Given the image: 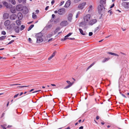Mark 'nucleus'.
Segmentation results:
<instances>
[{
  "label": "nucleus",
  "instance_id": "f257e3e1",
  "mask_svg": "<svg viewBox=\"0 0 129 129\" xmlns=\"http://www.w3.org/2000/svg\"><path fill=\"white\" fill-rule=\"evenodd\" d=\"M91 17V15L89 14H87L84 17V20L85 22H88Z\"/></svg>",
  "mask_w": 129,
  "mask_h": 129
},
{
  "label": "nucleus",
  "instance_id": "f03ea898",
  "mask_svg": "<svg viewBox=\"0 0 129 129\" xmlns=\"http://www.w3.org/2000/svg\"><path fill=\"white\" fill-rule=\"evenodd\" d=\"M40 34H39L37 35V41L38 43L42 42L43 41V39L42 37L43 36L42 35L40 36H39Z\"/></svg>",
  "mask_w": 129,
  "mask_h": 129
},
{
  "label": "nucleus",
  "instance_id": "7ed1b4c3",
  "mask_svg": "<svg viewBox=\"0 0 129 129\" xmlns=\"http://www.w3.org/2000/svg\"><path fill=\"white\" fill-rule=\"evenodd\" d=\"M65 12V9L64 8H62L59 9L58 10V13L60 15L63 14Z\"/></svg>",
  "mask_w": 129,
  "mask_h": 129
},
{
  "label": "nucleus",
  "instance_id": "20e7f679",
  "mask_svg": "<svg viewBox=\"0 0 129 129\" xmlns=\"http://www.w3.org/2000/svg\"><path fill=\"white\" fill-rule=\"evenodd\" d=\"M22 11H23V13L25 14L29 12L28 9L26 6L23 7V9Z\"/></svg>",
  "mask_w": 129,
  "mask_h": 129
},
{
  "label": "nucleus",
  "instance_id": "39448f33",
  "mask_svg": "<svg viewBox=\"0 0 129 129\" xmlns=\"http://www.w3.org/2000/svg\"><path fill=\"white\" fill-rule=\"evenodd\" d=\"M23 7L21 5H19L16 6V9L17 11H22Z\"/></svg>",
  "mask_w": 129,
  "mask_h": 129
},
{
  "label": "nucleus",
  "instance_id": "423d86ee",
  "mask_svg": "<svg viewBox=\"0 0 129 129\" xmlns=\"http://www.w3.org/2000/svg\"><path fill=\"white\" fill-rule=\"evenodd\" d=\"M122 6L126 8H129V3L127 2H123L122 3Z\"/></svg>",
  "mask_w": 129,
  "mask_h": 129
},
{
  "label": "nucleus",
  "instance_id": "0eeeda50",
  "mask_svg": "<svg viewBox=\"0 0 129 129\" xmlns=\"http://www.w3.org/2000/svg\"><path fill=\"white\" fill-rule=\"evenodd\" d=\"M68 24V23L67 21H63L60 23V25L62 26H66Z\"/></svg>",
  "mask_w": 129,
  "mask_h": 129
},
{
  "label": "nucleus",
  "instance_id": "6e6552de",
  "mask_svg": "<svg viewBox=\"0 0 129 129\" xmlns=\"http://www.w3.org/2000/svg\"><path fill=\"white\" fill-rule=\"evenodd\" d=\"M103 8H104V6L99 5L98 6V9L99 12L100 13L103 10Z\"/></svg>",
  "mask_w": 129,
  "mask_h": 129
},
{
  "label": "nucleus",
  "instance_id": "1a4fd4ad",
  "mask_svg": "<svg viewBox=\"0 0 129 129\" xmlns=\"http://www.w3.org/2000/svg\"><path fill=\"white\" fill-rule=\"evenodd\" d=\"M86 4L85 2H83L80 4L78 6V8L80 9H82L85 6Z\"/></svg>",
  "mask_w": 129,
  "mask_h": 129
},
{
  "label": "nucleus",
  "instance_id": "9d476101",
  "mask_svg": "<svg viewBox=\"0 0 129 129\" xmlns=\"http://www.w3.org/2000/svg\"><path fill=\"white\" fill-rule=\"evenodd\" d=\"M97 20L96 19H93L90 20L89 23V24L92 25L96 22Z\"/></svg>",
  "mask_w": 129,
  "mask_h": 129
},
{
  "label": "nucleus",
  "instance_id": "9b49d317",
  "mask_svg": "<svg viewBox=\"0 0 129 129\" xmlns=\"http://www.w3.org/2000/svg\"><path fill=\"white\" fill-rule=\"evenodd\" d=\"M17 16L19 20H21L23 18L22 14L20 12L18 13Z\"/></svg>",
  "mask_w": 129,
  "mask_h": 129
},
{
  "label": "nucleus",
  "instance_id": "f8f14e48",
  "mask_svg": "<svg viewBox=\"0 0 129 129\" xmlns=\"http://www.w3.org/2000/svg\"><path fill=\"white\" fill-rule=\"evenodd\" d=\"M71 3V1L70 0H68L66 3L64 7L66 8H68L70 6Z\"/></svg>",
  "mask_w": 129,
  "mask_h": 129
},
{
  "label": "nucleus",
  "instance_id": "ddd939ff",
  "mask_svg": "<svg viewBox=\"0 0 129 129\" xmlns=\"http://www.w3.org/2000/svg\"><path fill=\"white\" fill-rule=\"evenodd\" d=\"M17 17V15L15 14H13L11 15L10 17V18L12 20H14Z\"/></svg>",
  "mask_w": 129,
  "mask_h": 129
},
{
  "label": "nucleus",
  "instance_id": "4468645a",
  "mask_svg": "<svg viewBox=\"0 0 129 129\" xmlns=\"http://www.w3.org/2000/svg\"><path fill=\"white\" fill-rule=\"evenodd\" d=\"M86 22H80L79 24V26L82 27H84L86 25Z\"/></svg>",
  "mask_w": 129,
  "mask_h": 129
},
{
  "label": "nucleus",
  "instance_id": "2eb2a0df",
  "mask_svg": "<svg viewBox=\"0 0 129 129\" xmlns=\"http://www.w3.org/2000/svg\"><path fill=\"white\" fill-rule=\"evenodd\" d=\"M14 29L16 33H18L19 31L20 27L18 26H16L14 27Z\"/></svg>",
  "mask_w": 129,
  "mask_h": 129
},
{
  "label": "nucleus",
  "instance_id": "dca6fc26",
  "mask_svg": "<svg viewBox=\"0 0 129 129\" xmlns=\"http://www.w3.org/2000/svg\"><path fill=\"white\" fill-rule=\"evenodd\" d=\"M10 23V21L9 20H6L4 22V25L6 26H9Z\"/></svg>",
  "mask_w": 129,
  "mask_h": 129
},
{
  "label": "nucleus",
  "instance_id": "f3484780",
  "mask_svg": "<svg viewBox=\"0 0 129 129\" xmlns=\"http://www.w3.org/2000/svg\"><path fill=\"white\" fill-rule=\"evenodd\" d=\"M73 16V14H70L68 15V20L70 22H71V21Z\"/></svg>",
  "mask_w": 129,
  "mask_h": 129
},
{
  "label": "nucleus",
  "instance_id": "a211bd4d",
  "mask_svg": "<svg viewBox=\"0 0 129 129\" xmlns=\"http://www.w3.org/2000/svg\"><path fill=\"white\" fill-rule=\"evenodd\" d=\"M3 5L5 6L7 8H11L12 7L11 5H9L6 2H4L3 3Z\"/></svg>",
  "mask_w": 129,
  "mask_h": 129
},
{
  "label": "nucleus",
  "instance_id": "6ab92c4d",
  "mask_svg": "<svg viewBox=\"0 0 129 129\" xmlns=\"http://www.w3.org/2000/svg\"><path fill=\"white\" fill-rule=\"evenodd\" d=\"M72 34V33H69L66 36L64 37V38L63 39H62L61 40V41H64L66 40L67 39V37H68L71 36Z\"/></svg>",
  "mask_w": 129,
  "mask_h": 129
},
{
  "label": "nucleus",
  "instance_id": "aec40b11",
  "mask_svg": "<svg viewBox=\"0 0 129 129\" xmlns=\"http://www.w3.org/2000/svg\"><path fill=\"white\" fill-rule=\"evenodd\" d=\"M79 30L80 31V33L82 35H87V34L85 32H83V30L80 28L79 29Z\"/></svg>",
  "mask_w": 129,
  "mask_h": 129
},
{
  "label": "nucleus",
  "instance_id": "412c9836",
  "mask_svg": "<svg viewBox=\"0 0 129 129\" xmlns=\"http://www.w3.org/2000/svg\"><path fill=\"white\" fill-rule=\"evenodd\" d=\"M106 0H101L100 2V5L104 6V5L106 4Z\"/></svg>",
  "mask_w": 129,
  "mask_h": 129
},
{
  "label": "nucleus",
  "instance_id": "4be33fe9",
  "mask_svg": "<svg viewBox=\"0 0 129 129\" xmlns=\"http://www.w3.org/2000/svg\"><path fill=\"white\" fill-rule=\"evenodd\" d=\"M95 63V62H93L87 68L86 71H87L90 68L92 67Z\"/></svg>",
  "mask_w": 129,
  "mask_h": 129
},
{
  "label": "nucleus",
  "instance_id": "5701e85b",
  "mask_svg": "<svg viewBox=\"0 0 129 129\" xmlns=\"http://www.w3.org/2000/svg\"><path fill=\"white\" fill-rule=\"evenodd\" d=\"M60 29V28L59 27H57L54 31V34H55Z\"/></svg>",
  "mask_w": 129,
  "mask_h": 129
},
{
  "label": "nucleus",
  "instance_id": "b1692460",
  "mask_svg": "<svg viewBox=\"0 0 129 129\" xmlns=\"http://www.w3.org/2000/svg\"><path fill=\"white\" fill-rule=\"evenodd\" d=\"M100 29V26H98L97 27L95 28L94 29V33H96V31H99Z\"/></svg>",
  "mask_w": 129,
  "mask_h": 129
},
{
  "label": "nucleus",
  "instance_id": "393cba45",
  "mask_svg": "<svg viewBox=\"0 0 129 129\" xmlns=\"http://www.w3.org/2000/svg\"><path fill=\"white\" fill-rule=\"evenodd\" d=\"M16 22L18 25H20L21 24V21L19 20H17L16 21Z\"/></svg>",
  "mask_w": 129,
  "mask_h": 129
},
{
  "label": "nucleus",
  "instance_id": "a878e982",
  "mask_svg": "<svg viewBox=\"0 0 129 129\" xmlns=\"http://www.w3.org/2000/svg\"><path fill=\"white\" fill-rule=\"evenodd\" d=\"M34 24H32V25H31L28 28V31H29V30H30L33 27H34Z\"/></svg>",
  "mask_w": 129,
  "mask_h": 129
},
{
  "label": "nucleus",
  "instance_id": "bb28decb",
  "mask_svg": "<svg viewBox=\"0 0 129 129\" xmlns=\"http://www.w3.org/2000/svg\"><path fill=\"white\" fill-rule=\"evenodd\" d=\"M6 36H3L0 37V40H2L5 39L6 37Z\"/></svg>",
  "mask_w": 129,
  "mask_h": 129
},
{
  "label": "nucleus",
  "instance_id": "cd10ccee",
  "mask_svg": "<svg viewBox=\"0 0 129 129\" xmlns=\"http://www.w3.org/2000/svg\"><path fill=\"white\" fill-rule=\"evenodd\" d=\"M109 59L110 58H105L104 59L102 62H105L108 61V60H109Z\"/></svg>",
  "mask_w": 129,
  "mask_h": 129
},
{
  "label": "nucleus",
  "instance_id": "c85d7f7f",
  "mask_svg": "<svg viewBox=\"0 0 129 129\" xmlns=\"http://www.w3.org/2000/svg\"><path fill=\"white\" fill-rule=\"evenodd\" d=\"M25 27V26L24 25H21L20 29L21 30H23Z\"/></svg>",
  "mask_w": 129,
  "mask_h": 129
},
{
  "label": "nucleus",
  "instance_id": "c756f323",
  "mask_svg": "<svg viewBox=\"0 0 129 129\" xmlns=\"http://www.w3.org/2000/svg\"><path fill=\"white\" fill-rule=\"evenodd\" d=\"M11 3L14 5H15L16 4L15 1L14 0H12L11 2Z\"/></svg>",
  "mask_w": 129,
  "mask_h": 129
},
{
  "label": "nucleus",
  "instance_id": "7c9ffc66",
  "mask_svg": "<svg viewBox=\"0 0 129 129\" xmlns=\"http://www.w3.org/2000/svg\"><path fill=\"white\" fill-rule=\"evenodd\" d=\"M92 5H90L89 6V7L88 8V12H89L90 10H92Z\"/></svg>",
  "mask_w": 129,
  "mask_h": 129
},
{
  "label": "nucleus",
  "instance_id": "2f4dec72",
  "mask_svg": "<svg viewBox=\"0 0 129 129\" xmlns=\"http://www.w3.org/2000/svg\"><path fill=\"white\" fill-rule=\"evenodd\" d=\"M66 82L69 84L68 85L72 86V84L71 83V82L69 81H67Z\"/></svg>",
  "mask_w": 129,
  "mask_h": 129
},
{
  "label": "nucleus",
  "instance_id": "473e14b6",
  "mask_svg": "<svg viewBox=\"0 0 129 129\" xmlns=\"http://www.w3.org/2000/svg\"><path fill=\"white\" fill-rule=\"evenodd\" d=\"M71 85H68L67 86H66L65 87H64V89H67V88H69V87H71Z\"/></svg>",
  "mask_w": 129,
  "mask_h": 129
},
{
  "label": "nucleus",
  "instance_id": "72a5a7b5",
  "mask_svg": "<svg viewBox=\"0 0 129 129\" xmlns=\"http://www.w3.org/2000/svg\"><path fill=\"white\" fill-rule=\"evenodd\" d=\"M19 86L18 87H18L20 88H23V87H28V86Z\"/></svg>",
  "mask_w": 129,
  "mask_h": 129
},
{
  "label": "nucleus",
  "instance_id": "f704fd0d",
  "mask_svg": "<svg viewBox=\"0 0 129 129\" xmlns=\"http://www.w3.org/2000/svg\"><path fill=\"white\" fill-rule=\"evenodd\" d=\"M37 16L35 14H33L32 16V17L34 19H35L36 18H37Z\"/></svg>",
  "mask_w": 129,
  "mask_h": 129
},
{
  "label": "nucleus",
  "instance_id": "c9c22d12",
  "mask_svg": "<svg viewBox=\"0 0 129 129\" xmlns=\"http://www.w3.org/2000/svg\"><path fill=\"white\" fill-rule=\"evenodd\" d=\"M1 34L2 35H5L6 34V33L5 31H2Z\"/></svg>",
  "mask_w": 129,
  "mask_h": 129
},
{
  "label": "nucleus",
  "instance_id": "e433bc0d",
  "mask_svg": "<svg viewBox=\"0 0 129 129\" xmlns=\"http://www.w3.org/2000/svg\"><path fill=\"white\" fill-rule=\"evenodd\" d=\"M14 42V40H12L11 41H10L8 44V45H9V44H11L12 43Z\"/></svg>",
  "mask_w": 129,
  "mask_h": 129
},
{
  "label": "nucleus",
  "instance_id": "4c0bfd02",
  "mask_svg": "<svg viewBox=\"0 0 129 129\" xmlns=\"http://www.w3.org/2000/svg\"><path fill=\"white\" fill-rule=\"evenodd\" d=\"M56 53V51H54L52 54L51 55L53 56V57L55 56V54Z\"/></svg>",
  "mask_w": 129,
  "mask_h": 129
},
{
  "label": "nucleus",
  "instance_id": "58836bf2",
  "mask_svg": "<svg viewBox=\"0 0 129 129\" xmlns=\"http://www.w3.org/2000/svg\"><path fill=\"white\" fill-rule=\"evenodd\" d=\"M64 3V1H62L61 3H60L59 4V6H61Z\"/></svg>",
  "mask_w": 129,
  "mask_h": 129
},
{
  "label": "nucleus",
  "instance_id": "ea45409f",
  "mask_svg": "<svg viewBox=\"0 0 129 129\" xmlns=\"http://www.w3.org/2000/svg\"><path fill=\"white\" fill-rule=\"evenodd\" d=\"M19 93H18L16 94L14 96V98H17L18 96L19 95Z\"/></svg>",
  "mask_w": 129,
  "mask_h": 129
},
{
  "label": "nucleus",
  "instance_id": "a19ab883",
  "mask_svg": "<svg viewBox=\"0 0 129 129\" xmlns=\"http://www.w3.org/2000/svg\"><path fill=\"white\" fill-rule=\"evenodd\" d=\"M68 39H69L71 40H74L75 39L74 38H67Z\"/></svg>",
  "mask_w": 129,
  "mask_h": 129
},
{
  "label": "nucleus",
  "instance_id": "79ce46f5",
  "mask_svg": "<svg viewBox=\"0 0 129 129\" xmlns=\"http://www.w3.org/2000/svg\"><path fill=\"white\" fill-rule=\"evenodd\" d=\"M108 53L110 54H111L112 55H114V53H112V52H108Z\"/></svg>",
  "mask_w": 129,
  "mask_h": 129
},
{
  "label": "nucleus",
  "instance_id": "37998d69",
  "mask_svg": "<svg viewBox=\"0 0 129 129\" xmlns=\"http://www.w3.org/2000/svg\"><path fill=\"white\" fill-rule=\"evenodd\" d=\"M53 57V56L51 55V56L48 58V60H50Z\"/></svg>",
  "mask_w": 129,
  "mask_h": 129
},
{
  "label": "nucleus",
  "instance_id": "c03bdc74",
  "mask_svg": "<svg viewBox=\"0 0 129 129\" xmlns=\"http://www.w3.org/2000/svg\"><path fill=\"white\" fill-rule=\"evenodd\" d=\"M120 93L121 94V95H122V96H123V97H124V98H126V96L124 94L121 93V92H120Z\"/></svg>",
  "mask_w": 129,
  "mask_h": 129
},
{
  "label": "nucleus",
  "instance_id": "a18cd8bd",
  "mask_svg": "<svg viewBox=\"0 0 129 129\" xmlns=\"http://www.w3.org/2000/svg\"><path fill=\"white\" fill-rule=\"evenodd\" d=\"M93 34V33L92 32H90L89 33V36H91Z\"/></svg>",
  "mask_w": 129,
  "mask_h": 129
},
{
  "label": "nucleus",
  "instance_id": "49530a36",
  "mask_svg": "<svg viewBox=\"0 0 129 129\" xmlns=\"http://www.w3.org/2000/svg\"><path fill=\"white\" fill-rule=\"evenodd\" d=\"M26 0H22V2L24 4L26 3Z\"/></svg>",
  "mask_w": 129,
  "mask_h": 129
},
{
  "label": "nucleus",
  "instance_id": "de8ad7c7",
  "mask_svg": "<svg viewBox=\"0 0 129 129\" xmlns=\"http://www.w3.org/2000/svg\"><path fill=\"white\" fill-rule=\"evenodd\" d=\"M55 2V1L53 0L51 2V3L52 5H53Z\"/></svg>",
  "mask_w": 129,
  "mask_h": 129
},
{
  "label": "nucleus",
  "instance_id": "09e8293b",
  "mask_svg": "<svg viewBox=\"0 0 129 129\" xmlns=\"http://www.w3.org/2000/svg\"><path fill=\"white\" fill-rule=\"evenodd\" d=\"M1 126L3 129H4L5 128H6L3 125H1Z\"/></svg>",
  "mask_w": 129,
  "mask_h": 129
},
{
  "label": "nucleus",
  "instance_id": "8fccbe9b",
  "mask_svg": "<svg viewBox=\"0 0 129 129\" xmlns=\"http://www.w3.org/2000/svg\"><path fill=\"white\" fill-rule=\"evenodd\" d=\"M28 41H29V42H30V43L31 42V41H32V40H31V39L30 38H29L28 39Z\"/></svg>",
  "mask_w": 129,
  "mask_h": 129
},
{
  "label": "nucleus",
  "instance_id": "3c124183",
  "mask_svg": "<svg viewBox=\"0 0 129 129\" xmlns=\"http://www.w3.org/2000/svg\"><path fill=\"white\" fill-rule=\"evenodd\" d=\"M49 6H47V7H46L45 8V10H47L48 8H49Z\"/></svg>",
  "mask_w": 129,
  "mask_h": 129
},
{
  "label": "nucleus",
  "instance_id": "603ef678",
  "mask_svg": "<svg viewBox=\"0 0 129 129\" xmlns=\"http://www.w3.org/2000/svg\"><path fill=\"white\" fill-rule=\"evenodd\" d=\"M39 12V10H37L36 11V12L37 14H38Z\"/></svg>",
  "mask_w": 129,
  "mask_h": 129
},
{
  "label": "nucleus",
  "instance_id": "864d4df0",
  "mask_svg": "<svg viewBox=\"0 0 129 129\" xmlns=\"http://www.w3.org/2000/svg\"><path fill=\"white\" fill-rule=\"evenodd\" d=\"M52 18H54L55 17V15L54 14H52Z\"/></svg>",
  "mask_w": 129,
  "mask_h": 129
},
{
  "label": "nucleus",
  "instance_id": "5fc2aeb1",
  "mask_svg": "<svg viewBox=\"0 0 129 129\" xmlns=\"http://www.w3.org/2000/svg\"><path fill=\"white\" fill-rule=\"evenodd\" d=\"M111 10H110L108 11V12L110 13V14H112V12L111 11Z\"/></svg>",
  "mask_w": 129,
  "mask_h": 129
},
{
  "label": "nucleus",
  "instance_id": "6e6d98bb",
  "mask_svg": "<svg viewBox=\"0 0 129 129\" xmlns=\"http://www.w3.org/2000/svg\"><path fill=\"white\" fill-rule=\"evenodd\" d=\"M20 85V84H13L10 85L11 86H13V85Z\"/></svg>",
  "mask_w": 129,
  "mask_h": 129
},
{
  "label": "nucleus",
  "instance_id": "4d7b16f0",
  "mask_svg": "<svg viewBox=\"0 0 129 129\" xmlns=\"http://www.w3.org/2000/svg\"><path fill=\"white\" fill-rule=\"evenodd\" d=\"M99 118H100L99 116H96V119L97 120H98L99 119Z\"/></svg>",
  "mask_w": 129,
  "mask_h": 129
},
{
  "label": "nucleus",
  "instance_id": "13d9d810",
  "mask_svg": "<svg viewBox=\"0 0 129 129\" xmlns=\"http://www.w3.org/2000/svg\"><path fill=\"white\" fill-rule=\"evenodd\" d=\"M40 91H41L40 90H37L36 91H34V92H33L32 93H35V92H37Z\"/></svg>",
  "mask_w": 129,
  "mask_h": 129
},
{
  "label": "nucleus",
  "instance_id": "bf43d9fd",
  "mask_svg": "<svg viewBox=\"0 0 129 129\" xmlns=\"http://www.w3.org/2000/svg\"><path fill=\"white\" fill-rule=\"evenodd\" d=\"M114 4H113L111 6V7H110V8H112L113 7H114Z\"/></svg>",
  "mask_w": 129,
  "mask_h": 129
},
{
  "label": "nucleus",
  "instance_id": "052dcab7",
  "mask_svg": "<svg viewBox=\"0 0 129 129\" xmlns=\"http://www.w3.org/2000/svg\"><path fill=\"white\" fill-rule=\"evenodd\" d=\"M83 126H81L79 127V129H83Z\"/></svg>",
  "mask_w": 129,
  "mask_h": 129
},
{
  "label": "nucleus",
  "instance_id": "680f3d73",
  "mask_svg": "<svg viewBox=\"0 0 129 129\" xmlns=\"http://www.w3.org/2000/svg\"><path fill=\"white\" fill-rule=\"evenodd\" d=\"M34 89H31L29 92H31V91H34Z\"/></svg>",
  "mask_w": 129,
  "mask_h": 129
},
{
  "label": "nucleus",
  "instance_id": "e2e57ef3",
  "mask_svg": "<svg viewBox=\"0 0 129 129\" xmlns=\"http://www.w3.org/2000/svg\"><path fill=\"white\" fill-rule=\"evenodd\" d=\"M5 115V113H3L2 114V115L1 116V118H2V117H3V116H4V115Z\"/></svg>",
  "mask_w": 129,
  "mask_h": 129
},
{
  "label": "nucleus",
  "instance_id": "0e129e2a",
  "mask_svg": "<svg viewBox=\"0 0 129 129\" xmlns=\"http://www.w3.org/2000/svg\"><path fill=\"white\" fill-rule=\"evenodd\" d=\"M18 1L19 3H21L22 2V0H18Z\"/></svg>",
  "mask_w": 129,
  "mask_h": 129
},
{
  "label": "nucleus",
  "instance_id": "69168bd1",
  "mask_svg": "<svg viewBox=\"0 0 129 129\" xmlns=\"http://www.w3.org/2000/svg\"><path fill=\"white\" fill-rule=\"evenodd\" d=\"M114 55H115V56H119V55L118 54H116V53H114Z\"/></svg>",
  "mask_w": 129,
  "mask_h": 129
},
{
  "label": "nucleus",
  "instance_id": "338daca9",
  "mask_svg": "<svg viewBox=\"0 0 129 129\" xmlns=\"http://www.w3.org/2000/svg\"><path fill=\"white\" fill-rule=\"evenodd\" d=\"M12 126V125H8L7 127V128H9V127H11Z\"/></svg>",
  "mask_w": 129,
  "mask_h": 129
},
{
  "label": "nucleus",
  "instance_id": "774afa93",
  "mask_svg": "<svg viewBox=\"0 0 129 129\" xmlns=\"http://www.w3.org/2000/svg\"><path fill=\"white\" fill-rule=\"evenodd\" d=\"M120 53L121 54H123V55H126V54H125V53H123V52H120Z\"/></svg>",
  "mask_w": 129,
  "mask_h": 129
}]
</instances>
